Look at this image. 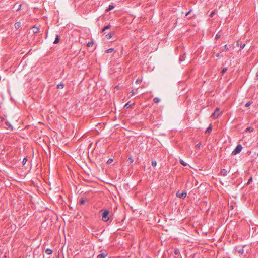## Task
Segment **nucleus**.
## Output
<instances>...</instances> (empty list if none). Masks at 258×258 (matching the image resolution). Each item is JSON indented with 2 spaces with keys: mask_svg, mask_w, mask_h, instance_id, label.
<instances>
[{
  "mask_svg": "<svg viewBox=\"0 0 258 258\" xmlns=\"http://www.w3.org/2000/svg\"><path fill=\"white\" fill-rule=\"evenodd\" d=\"M100 213L102 215V220L104 222H107L109 220V211L107 210L102 209L100 210Z\"/></svg>",
  "mask_w": 258,
  "mask_h": 258,
  "instance_id": "obj_1",
  "label": "nucleus"
},
{
  "mask_svg": "<svg viewBox=\"0 0 258 258\" xmlns=\"http://www.w3.org/2000/svg\"><path fill=\"white\" fill-rule=\"evenodd\" d=\"M242 148V146L241 144H238L235 149L232 151V155H235L239 153L241 151Z\"/></svg>",
  "mask_w": 258,
  "mask_h": 258,
  "instance_id": "obj_2",
  "label": "nucleus"
},
{
  "mask_svg": "<svg viewBox=\"0 0 258 258\" xmlns=\"http://www.w3.org/2000/svg\"><path fill=\"white\" fill-rule=\"evenodd\" d=\"M220 114H221V113L220 112V109H219V108L217 107L215 109L214 113H212V117L213 118L216 119V118H218Z\"/></svg>",
  "mask_w": 258,
  "mask_h": 258,
  "instance_id": "obj_3",
  "label": "nucleus"
},
{
  "mask_svg": "<svg viewBox=\"0 0 258 258\" xmlns=\"http://www.w3.org/2000/svg\"><path fill=\"white\" fill-rule=\"evenodd\" d=\"M187 194L186 191H178L176 193V196L178 198L184 199L186 197Z\"/></svg>",
  "mask_w": 258,
  "mask_h": 258,
  "instance_id": "obj_4",
  "label": "nucleus"
},
{
  "mask_svg": "<svg viewBox=\"0 0 258 258\" xmlns=\"http://www.w3.org/2000/svg\"><path fill=\"white\" fill-rule=\"evenodd\" d=\"M33 33H38L39 32V28L34 26L32 28Z\"/></svg>",
  "mask_w": 258,
  "mask_h": 258,
  "instance_id": "obj_5",
  "label": "nucleus"
},
{
  "mask_svg": "<svg viewBox=\"0 0 258 258\" xmlns=\"http://www.w3.org/2000/svg\"><path fill=\"white\" fill-rule=\"evenodd\" d=\"M227 173H228V171L225 169H222L221 170V174L223 175V176H226L227 175Z\"/></svg>",
  "mask_w": 258,
  "mask_h": 258,
  "instance_id": "obj_6",
  "label": "nucleus"
},
{
  "mask_svg": "<svg viewBox=\"0 0 258 258\" xmlns=\"http://www.w3.org/2000/svg\"><path fill=\"white\" fill-rule=\"evenodd\" d=\"M212 129V124H210V125L208 126V127L206 129L205 131V133H209L211 132Z\"/></svg>",
  "mask_w": 258,
  "mask_h": 258,
  "instance_id": "obj_7",
  "label": "nucleus"
},
{
  "mask_svg": "<svg viewBox=\"0 0 258 258\" xmlns=\"http://www.w3.org/2000/svg\"><path fill=\"white\" fill-rule=\"evenodd\" d=\"M15 27L16 29H18L21 27V23L20 22H17L15 23Z\"/></svg>",
  "mask_w": 258,
  "mask_h": 258,
  "instance_id": "obj_8",
  "label": "nucleus"
},
{
  "mask_svg": "<svg viewBox=\"0 0 258 258\" xmlns=\"http://www.w3.org/2000/svg\"><path fill=\"white\" fill-rule=\"evenodd\" d=\"M107 254L102 253L99 254L97 256V258H105L107 256Z\"/></svg>",
  "mask_w": 258,
  "mask_h": 258,
  "instance_id": "obj_9",
  "label": "nucleus"
},
{
  "mask_svg": "<svg viewBox=\"0 0 258 258\" xmlns=\"http://www.w3.org/2000/svg\"><path fill=\"white\" fill-rule=\"evenodd\" d=\"M114 32H110L106 35V37L107 39H110V38H111L112 37V36L114 35Z\"/></svg>",
  "mask_w": 258,
  "mask_h": 258,
  "instance_id": "obj_10",
  "label": "nucleus"
},
{
  "mask_svg": "<svg viewBox=\"0 0 258 258\" xmlns=\"http://www.w3.org/2000/svg\"><path fill=\"white\" fill-rule=\"evenodd\" d=\"M45 253L48 255L51 254L52 253V250L49 248H47L45 250Z\"/></svg>",
  "mask_w": 258,
  "mask_h": 258,
  "instance_id": "obj_11",
  "label": "nucleus"
},
{
  "mask_svg": "<svg viewBox=\"0 0 258 258\" xmlns=\"http://www.w3.org/2000/svg\"><path fill=\"white\" fill-rule=\"evenodd\" d=\"M64 86V84L63 83H61L57 85L58 89H62Z\"/></svg>",
  "mask_w": 258,
  "mask_h": 258,
  "instance_id": "obj_12",
  "label": "nucleus"
},
{
  "mask_svg": "<svg viewBox=\"0 0 258 258\" xmlns=\"http://www.w3.org/2000/svg\"><path fill=\"white\" fill-rule=\"evenodd\" d=\"M110 28H111V25H107L106 26H104V28H103L102 30V32H103L106 30L108 29H109Z\"/></svg>",
  "mask_w": 258,
  "mask_h": 258,
  "instance_id": "obj_13",
  "label": "nucleus"
},
{
  "mask_svg": "<svg viewBox=\"0 0 258 258\" xmlns=\"http://www.w3.org/2000/svg\"><path fill=\"white\" fill-rule=\"evenodd\" d=\"M59 35H57L56 36V38H55L53 43L54 44H57L59 42Z\"/></svg>",
  "mask_w": 258,
  "mask_h": 258,
  "instance_id": "obj_14",
  "label": "nucleus"
},
{
  "mask_svg": "<svg viewBox=\"0 0 258 258\" xmlns=\"http://www.w3.org/2000/svg\"><path fill=\"white\" fill-rule=\"evenodd\" d=\"M153 101L154 103H158L160 101V99L158 97H155L154 98Z\"/></svg>",
  "mask_w": 258,
  "mask_h": 258,
  "instance_id": "obj_15",
  "label": "nucleus"
},
{
  "mask_svg": "<svg viewBox=\"0 0 258 258\" xmlns=\"http://www.w3.org/2000/svg\"><path fill=\"white\" fill-rule=\"evenodd\" d=\"M114 8V6L111 5H109L108 7L107 8L106 11H109L112 10Z\"/></svg>",
  "mask_w": 258,
  "mask_h": 258,
  "instance_id": "obj_16",
  "label": "nucleus"
},
{
  "mask_svg": "<svg viewBox=\"0 0 258 258\" xmlns=\"http://www.w3.org/2000/svg\"><path fill=\"white\" fill-rule=\"evenodd\" d=\"M180 163L181 164H182L183 166H186L187 165V163H186L183 160L180 159Z\"/></svg>",
  "mask_w": 258,
  "mask_h": 258,
  "instance_id": "obj_17",
  "label": "nucleus"
},
{
  "mask_svg": "<svg viewBox=\"0 0 258 258\" xmlns=\"http://www.w3.org/2000/svg\"><path fill=\"white\" fill-rule=\"evenodd\" d=\"M227 71V68L226 67L222 69V70L221 72V73L222 74V75H223Z\"/></svg>",
  "mask_w": 258,
  "mask_h": 258,
  "instance_id": "obj_18",
  "label": "nucleus"
},
{
  "mask_svg": "<svg viewBox=\"0 0 258 258\" xmlns=\"http://www.w3.org/2000/svg\"><path fill=\"white\" fill-rule=\"evenodd\" d=\"M114 50L113 48H109L105 51V53H111Z\"/></svg>",
  "mask_w": 258,
  "mask_h": 258,
  "instance_id": "obj_19",
  "label": "nucleus"
},
{
  "mask_svg": "<svg viewBox=\"0 0 258 258\" xmlns=\"http://www.w3.org/2000/svg\"><path fill=\"white\" fill-rule=\"evenodd\" d=\"M237 251L239 253H240V254H243V252H244V250H243V248H241V249H240L237 250Z\"/></svg>",
  "mask_w": 258,
  "mask_h": 258,
  "instance_id": "obj_20",
  "label": "nucleus"
},
{
  "mask_svg": "<svg viewBox=\"0 0 258 258\" xmlns=\"http://www.w3.org/2000/svg\"><path fill=\"white\" fill-rule=\"evenodd\" d=\"M174 254L175 255H178L179 253H180V251H179V250L178 249H176L175 250H174Z\"/></svg>",
  "mask_w": 258,
  "mask_h": 258,
  "instance_id": "obj_21",
  "label": "nucleus"
},
{
  "mask_svg": "<svg viewBox=\"0 0 258 258\" xmlns=\"http://www.w3.org/2000/svg\"><path fill=\"white\" fill-rule=\"evenodd\" d=\"M253 131V128L251 127H248L246 129V132H250V131Z\"/></svg>",
  "mask_w": 258,
  "mask_h": 258,
  "instance_id": "obj_22",
  "label": "nucleus"
},
{
  "mask_svg": "<svg viewBox=\"0 0 258 258\" xmlns=\"http://www.w3.org/2000/svg\"><path fill=\"white\" fill-rule=\"evenodd\" d=\"M151 164L153 166H155L157 165V162L155 160H152L151 162Z\"/></svg>",
  "mask_w": 258,
  "mask_h": 258,
  "instance_id": "obj_23",
  "label": "nucleus"
},
{
  "mask_svg": "<svg viewBox=\"0 0 258 258\" xmlns=\"http://www.w3.org/2000/svg\"><path fill=\"white\" fill-rule=\"evenodd\" d=\"M127 161H128L131 163H132L134 162V160L132 157H129L127 159Z\"/></svg>",
  "mask_w": 258,
  "mask_h": 258,
  "instance_id": "obj_24",
  "label": "nucleus"
},
{
  "mask_svg": "<svg viewBox=\"0 0 258 258\" xmlns=\"http://www.w3.org/2000/svg\"><path fill=\"white\" fill-rule=\"evenodd\" d=\"M252 181V177H250V178L249 179L246 185H249Z\"/></svg>",
  "mask_w": 258,
  "mask_h": 258,
  "instance_id": "obj_25",
  "label": "nucleus"
},
{
  "mask_svg": "<svg viewBox=\"0 0 258 258\" xmlns=\"http://www.w3.org/2000/svg\"><path fill=\"white\" fill-rule=\"evenodd\" d=\"M251 103H252V102L251 101H249L246 103L245 106L246 107H248L249 106H250V105L251 104Z\"/></svg>",
  "mask_w": 258,
  "mask_h": 258,
  "instance_id": "obj_26",
  "label": "nucleus"
},
{
  "mask_svg": "<svg viewBox=\"0 0 258 258\" xmlns=\"http://www.w3.org/2000/svg\"><path fill=\"white\" fill-rule=\"evenodd\" d=\"M130 106H131V105L130 104V102H127L124 105V107L126 108H128Z\"/></svg>",
  "mask_w": 258,
  "mask_h": 258,
  "instance_id": "obj_27",
  "label": "nucleus"
},
{
  "mask_svg": "<svg viewBox=\"0 0 258 258\" xmlns=\"http://www.w3.org/2000/svg\"><path fill=\"white\" fill-rule=\"evenodd\" d=\"M85 202V200L84 199H81V200H80V204L81 205L84 204Z\"/></svg>",
  "mask_w": 258,
  "mask_h": 258,
  "instance_id": "obj_28",
  "label": "nucleus"
},
{
  "mask_svg": "<svg viewBox=\"0 0 258 258\" xmlns=\"http://www.w3.org/2000/svg\"><path fill=\"white\" fill-rule=\"evenodd\" d=\"M93 42H88V43H87V46H88V47H91V46H93Z\"/></svg>",
  "mask_w": 258,
  "mask_h": 258,
  "instance_id": "obj_29",
  "label": "nucleus"
},
{
  "mask_svg": "<svg viewBox=\"0 0 258 258\" xmlns=\"http://www.w3.org/2000/svg\"><path fill=\"white\" fill-rule=\"evenodd\" d=\"M215 13V11H213V12H212L211 13V14H210L209 16H210V17H213V16L214 15Z\"/></svg>",
  "mask_w": 258,
  "mask_h": 258,
  "instance_id": "obj_30",
  "label": "nucleus"
},
{
  "mask_svg": "<svg viewBox=\"0 0 258 258\" xmlns=\"http://www.w3.org/2000/svg\"><path fill=\"white\" fill-rule=\"evenodd\" d=\"M220 37V35L219 34V33H218L217 34H216V36H215V39L216 40H217L218 39H219V38Z\"/></svg>",
  "mask_w": 258,
  "mask_h": 258,
  "instance_id": "obj_31",
  "label": "nucleus"
},
{
  "mask_svg": "<svg viewBox=\"0 0 258 258\" xmlns=\"http://www.w3.org/2000/svg\"><path fill=\"white\" fill-rule=\"evenodd\" d=\"M130 96H132L135 94V92L133 91H132L131 92H130Z\"/></svg>",
  "mask_w": 258,
  "mask_h": 258,
  "instance_id": "obj_32",
  "label": "nucleus"
},
{
  "mask_svg": "<svg viewBox=\"0 0 258 258\" xmlns=\"http://www.w3.org/2000/svg\"><path fill=\"white\" fill-rule=\"evenodd\" d=\"M113 161V160L111 159H109L108 161H107V163L108 164H110L112 163V162Z\"/></svg>",
  "mask_w": 258,
  "mask_h": 258,
  "instance_id": "obj_33",
  "label": "nucleus"
},
{
  "mask_svg": "<svg viewBox=\"0 0 258 258\" xmlns=\"http://www.w3.org/2000/svg\"><path fill=\"white\" fill-rule=\"evenodd\" d=\"M224 47V49H225V50H228L229 48H228L227 45H226V44L225 45Z\"/></svg>",
  "mask_w": 258,
  "mask_h": 258,
  "instance_id": "obj_34",
  "label": "nucleus"
},
{
  "mask_svg": "<svg viewBox=\"0 0 258 258\" xmlns=\"http://www.w3.org/2000/svg\"><path fill=\"white\" fill-rule=\"evenodd\" d=\"M6 124L9 126V127H11V125L10 124V123L8 122V121H6Z\"/></svg>",
  "mask_w": 258,
  "mask_h": 258,
  "instance_id": "obj_35",
  "label": "nucleus"
},
{
  "mask_svg": "<svg viewBox=\"0 0 258 258\" xmlns=\"http://www.w3.org/2000/svg\"><path fill=\"white\" fill-rule=\"evenodd\" d=\"M5 120V118L3 117H0V121L3 122Z\"/></svg>",
  "mask_w": 258,
  "mask_h": 258,
  "instance_id": "obj_36",
  "label": "nucleus"
},
{
  "mask_svg": "<svg viewBox=\"0 0 258 258\" xmlns=\"http://www.w3.org/2000/svg\"><path fill=\"white\" fill-rule=\"evenodd\" d=\"M27 161V159L26 158H24L23 160V164H25L26 162Z\"/></svg>",
  "mask_w": 258,
  "mask_h": 258,
  "instance_id": "obj_37",
  "label": "nucleus"
},
{
  "mask_svg": "<svg viewBox=\"0 0 258 258\" xmlns=\"http://www.w3.org/2000/svg\"><path fill=\"white\" fill-rule=\"evenodd\" d=\"M141 80L139 79H137V80L136 81V83H137V84H139L141 82Z\"/></svg>",
  "mask_w": 258,
  "mask_h": 258,
  "instance_id": "obj_38",
  "label": "nucleus"
},
{
  "mask_svg": "<svg viewBox=\"0 0 258 258\" xmlns=\"http://www.w3.org/2000/svg\"><path fill=\"white\" fill-rule=\"evenodd\" d=\"M21 6H22V5H21V4L19 5V6H18V9H17V11H19V10H20V9H21Z\"/></svg>",
  "mask_w": 258,
  "mask_h": 258,
  "instance_id": "obj_39",
  "label": "nucleus"
},
{
  "mask_svg": "<svg viewBox=\"0 0 258 258\" xmlns=\"http://www.w3.org/2000/svg\"><path fill=\"white\" fill-rule=\"evenodd\" d=\"M200 146H201V143H198V144H197L196 145V147L197 148H200Z\"/></svg>",
  "mask_w": 258,
  "mask_h": 258,
  "instance_id": "obj_40",
  "label": "nucleus"
},
{
  "mask_svg": "<svg viewBox=\"0 0 258 258\" xmlns=\"http://www.w3.org/2000/svg\"><path fill=\"white\" fill-rule=\"evenodd\" d=\"M216 56L217 57H219L220 56V54L219 53H217V54H216Z\"/></svg>",
  "mask_w": 258,
  "mask_h": 258,
  "instance_id": "obj_41",
  "label": "nucleus"
},
{
  "mask_svg": "<svg viewBox=\"0 0 258 258\" xmlns=\"http://www.w3.org/2000/svg\"><path fill=\"white\" fill-rule=\"evenodd\" d=\"M245 46V44H244L243 45L241 46V48H243L244 47V46Z\"/></svg>",
  "mask_w": 258,
  "mask_h": 258,
  "instance_id": "obj_42",
  "label": "nucleus"
},
{
  "mask_svg": "<svg viewBox=\"0 0 258 258\" xmlns=\"http://www.w3.org/2000/svg\"><path fill=\"white\" fill-rule=\"evenodd\" d=\"M190 13V11L188 12L186 14V16L188 15L189 14V13Z\"/></svg>",
  "mask_w": 258,
  "mask_h": 258,
  "instance_id": "obj_43",
  "label": "nucleus"
},
{
  "mask_svg": "<svg viewBox=\"0 0 258 258\" xmlns=\"http://www.w3.org/2000/svg\"><path fill=\"white\" fill-rule=\"evenodd\" d=\"M257 79H258V75H257Z\"/></svg>",
  "mask_w": 258,
  "mask_h": 258,
  "instance_id": "obj_44",
  "label": "nucleus"
}]
</instances>
